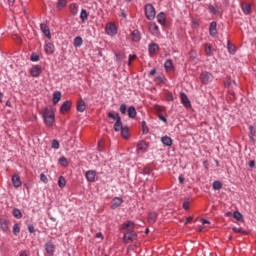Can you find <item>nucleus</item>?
<instances>
[{
	"mask_svg": "<svg viewBox=\"0 0 256 256\" xmlns=\"http://www.w3.org/2000/svg\"><path fill=\"white\" fill-rule=\"evenodd\" d=\"M42 117L47 127H53V123H55V112H53L52 108H45L43 110Z\"/></svg>",
	"mask_w": 256,
	"mask_h": 256,
	"instance_id": "f257e3e1",
	"label": "nucleus"
},
{
	"mask_svg": "<svg viewBox=\"0 0 256 256\" xmlns=\"http://www.w3.org/2000/svg\"><path fill=\"white\" fill-rule=\"evenodd\" d=\"M155 7H153V4H146L145 5V16L148 19V21H153L155 19Z\"/></svg>",
	"mask_w": 256,
	"mask_h": 256,
	"instance_id": "f03ea898",
	"label": "nucleus"
},
{
	"mask_svg": "<svg viewBox=\"0 0 256 256\" xmlns=\"http://www.w3.org/2000/svg\"><path fill=\"white\" fill-rule=\"evenodd\" d=\"M213 79H214L213 74L207 71L202 72L200 75V81L201 83H203V85H208V83H211Z\"/></svg>",
	"mask_w": 256,
	"mask_h": 256,
	"instance_id": "7ed1b4c3",
	"label": "nucleus"
},
{
	"mask_svg": "<svg viewBox=\"0 0 256 256\" xmlns=\"http://www.w3.org/2000/svg\"><path fill=\"white\" fill-rule=\"evenodd\" d=\"M106 35H109V37H115L117 35V26L113 23H107L105 27Z\"/></svg>",
	"mask_w": 256,
	"mask_h": 256,
	"instance_id": "20e7f679",
	"label": "nucleus"
},
{
	"mask_svg": "<svg viewBox=\"0 0 256 256\" xmlns=\"http://www.w3.org/2000/svg\"><path fill=\"white\" fill-rule=\"evenodd\" d=\"M137 239V233L133 232H126L123 236L124 243H131Z\"/></svg>",
	"mask_w": 256,
	"mask_h": 256,
	"instance_id": "39448f33",
	"label": "nucleus"
},
{
	"mask_svg": "<svg viewBox=\"0 0 256 256\" xmlns=\"http://www.w3.org/2000/svg\"><path fill=\"white\" fill-rule=\"evenodd\" d=\"M133 229H135V223L132 221H126L122 224L121 230L124 231V233H131Z\"/></svg>",
	"mask_w": 256,
	"mask_h": 256,
	"instance_id": "423d86ee",
	"label": "nucleus"
},
{
	"mask_svg": "<svg viewBox=\"0 0 256 256\" xmlns=\"http://www.w3.org/2000/svg\"><path fill=\"white\" fill-rule=\"evenodd\" d=\"M9 221L5 218L0 219V229L3 231V233H9Z\"/></svg>",
	"mask_w": 256,
	"mask_h": 256,
	"instance_id": "0eeeda50",
	"label": "nucleus"
},
{
	"mask_svg": "<svg viewBox=\"0 0 256 256\" xmlns=\"http://www.w3.org/2000/svg\"><path fill=\"white\" fill-rule=\"evenodd\" d=\"M180 99H181V103L184 105V107H186V108L191 107V101H189V97H187V94H185L184 92H181Z\"/></svg>",
	"mask_w": 256,
	"mask_h": 256,
	"instance_id": "6e6552de",
	"label": "nucleus"
},
{
	"mask_svg": "<svg viewBox=\"0 0 256 256\" xmlns=\"http://www.w3.org/2000/svg\"><path fill=\"white\" fill-rule=\"evenodd\" d=\"M85 177L87 181H89L90 183H93L95 182V177H97V172L94 170H88L85 174Z\"/></svg>",
	"mask_w": 256,
	"mask_h": 256,
	"instance_id": "1a4fd4ad",
	"label": "nucleus"
},
{
	"mask_svg": "<svg viewBox=\"0 0 256 256\" xmlns=\"http://www.w3.org/2000/svg\"><path fill=\"white\" fill-rule=\"evenodd\" d=\"M30 75L32 77H39L41 75V66L39 65H34L30 69Z\"/></svg>",
	"mask_w": 256,
	"mask_h": 256,
	"instance_id": "9d476101",
	"label": "nucleus"
},
{
	"mask_svg": "<svg viewBox=\"0 0 256 256\" xmlns=\"http://www.w3.org/2000/svg\"><path fill=\"white\" fill-rule=\"evenodd\" d=\"M130 39H131V41H134L135 43L141 41V33L139 32V30H133L130 33Z\"/></svg>",
	"mask_w": 256,
	"mask_h": 256,
	"instance_id": "9b49d317",
	"label": "nucleus"
},
{
	"mask_svg": "<svg viewBox=\"0 0 256 256\" xmlns=\"http://www.w3.org/2000/svg\"><path fill=\"white\" fill-rule=\"evenodd\" d=\"M44 51L47 55H53L55 53V45L53 43L45 44Z\"/></svg>",
	"mask_w": 256,
	"mask_h": 256,
	"instance_id": "f8f14e48",
	"label": "nucleus"
},
{
	"mask_svg": "<svg viewBox=\"0 0 256 256\" xmlns=\"http://www.w3.org/2000/svg\"><path fill=\"white\" fill-rule=\"evenodd\" d=\"M40 29L47 39H51V31L49 30V26H47V24H40Z\"/></svg>",
	"mask_w": 256,
	"mask_h": 256,
	"instance_id": "ddd939ff",
	"label": "nucleus"
},
{
	"mask_svg": "<svg viewBox=\"0 0 256 256\" xmlns=\"http://www.w3.org/2000/svg\"><path fill=\"white\" fill-rule=\"evenodd\" d=\"M149 148V145H147V142L145 141H139L137 144V151H141L142 153H145L147 149Z\"/></svg>",
	"mask_w": 256,
	"mask_h": 256,
	"instance_id": "4468645a",
	"label": "nucleus"
},
{
	"mask_svg": "<svg viewBox=\"0 0 256 256\" xmlns=\"http://www.w3.org/2000/svg\"><path fill=\"white\" fill-rule=\"evenodd\" d=\"M149 55L153 56L159 51V45L157 43H152L148 46Z\"/></svg>",
	"mask_w": 256,
	"mask_h": 256,
	"instance_id": "2eb2a0df",
	"label": "nucleus"
},
{
	"mask_svg": "<svg viewBox=\"0 0 256 256\" xmlns=\"http://www.w3.org/2000/svg\"><path fill=\"white\" fill-rule=\"evenodd\" d=\"M45 250L48 253V255H54V253H55V245H53V243H51V242H47L45 244Z\"/></svg>",
	"mask_w": 256,
	"mask_h": 256,
	"instance_id": "dca6fc26",
	"label": "nucleus"
},
{
	"mask_svg": "<svg viewBox=\"0 0 256 256\" xmlns=\"http://www.w3.org/2000/svg\"><path fill=\"white\" fill-rule=\"evenodd\" d=\"M69 109H71V101H65L60 107V113L64 115V113H67Z\"/></svg>",
	"mask_w": 256,
	"mask_h": 256,
	"instance_id": "f3484780",
	"label": "nucleus"
},
{
	"mask_svg": "<svg viewBox=\"0 0 256 256\" xmlns=\"http://www.w3.org/2000/svg\"><path fill=\"white\" fill-rule=\"evenodd\" d=\"M123 203V198L116 197L111 202V209H117Z\"/></svg>",
	"mask_w": 256,
	"mask_h": 256,
	"instance_id": "a211bd4d",
	"label": "nucleus"
},
{
	"mask_svg": "<svg viewBox=\"0 0 256 256\" xmlns=\"http://www.w3.org/2000/svg\"><path fill=\"white\" fill-rule=\"evenodd\" d=\"M123 129V122L121 121V116L117 114V121L114 124V131H120Z\"/></svg>",
	"mask_w": 256,
	"mask_h": 256,
	"instance_id": "6ab92c4d",
	"label": "nucleus"
},
{
	"mask_svg": "<svg viewBox=\"0 0 256 256\" xmlns=\"http://www.w3.org/2000/svg\"><path fill=\"white\" fill-rule=\"evenodd\" d=\"M209 33L211 37H215V35H217V22L210 23Z\"/></svg>",
	"mask_w": 256,
	"mask_h": 256,
	"instance_id": "aec40b11",
	"label": "nucleus"
},
{
	"mask_svg": "<svg viewBox=\"0 0 256 256\" xmlns=\"http://www.w3.org/2000/svg\"><path fill=\"white\" fill-rule=\"evenodd\" d=\"M241 9L245 15H250L251 14V4L249 3H242L241 4Z\"/></svg>",
	"mask_w": 256,
	"mask_h": 256,
	"instance_id": "412c9836",
	"label": "nucleus"
},
{
	"mask_svg": "<svg viewBox=\"0 0 256 256\" xmlns=\"http://www.w3.org/2000/svg\"><path fill=\"white\" fill-rule=\"evenodd\" d=\"M205 53L208 57H212V55L215 53V48H213L211 44H205Z\"/></svg>",
	"mask_w": 256,
	"mask_h": 256,
	"instance_id": "4be33fe9",
	"label": "nucleus"
},
{
	"mask_svg": "<svg viewBox=\"0 0 256 256\" xmlns=\"http://www.w3.org/2000/svg\"><path fill=\"white\" fill-rule=\"evenodd\" d=\"M161 142L163 143V145H165L166 147H171V145H173V139H171V137L169 136H164L161 138Z\"/></svg>",
	"mask_w": 256,
	"mask_h": 256,
	"instance_id": "5701e85b",
	"label": "nucleus"
},
{
	"mask_svg": "<svg viewBox=\"0 0 256 256\" xmlns=\"http://www.w3.org/2000/svg\"><path fill=\"white\" fill-rule=\"evenodd\" d=\"M156 19L160 25H165L166 24V16L163 12H160L157 16Z\"/></svg>",
	"mask_w": 256,
	"mask_h": 256,
	"instance_id": "b1692460",
	"label": "nucleus"
},
{
	"mask_svg": "<svg viewBox=\"0 0 256 256\" xmlns=\"http://www.w3.org/2000/svg\"><path fill=\"white\" fill-rule=\"evenodd\" d=\"M12 183L14 187H21V178L19 177V175L14 174L12 176Z\"/></svg>",
	"mask_w": 256,
	"mask_h": 256,
	"instance_id": "393cba45",
	"label": "nucleus"
},
{
	"mask_svg": "<svg viewBox=\"0 0 256 256\" xmlns=\"http://www.w3.org/2000/svg\"><path fill=\"white\" fill-rule=\"evenodd\" d=\"M128 117L130 119H135V117H137V110L135 109L134 106H130L128 108Z\"/></svg>",
	"mask_w": 256,
	"mask_h": 256,
	"instance_id": "a878e982",
	"label": "nucleus"
},
{
	"mask_svg": "<svg viewBox=\"0 0 256 256\" xmlns=\"http://www.w3.org/2000/svg\"><path fill=\"white\" fill-rule=\"evenodd\" d=\"M149 29L152 35H157L159 33V26L155 22L150 23Z\"/></svg>",
	"mask_w": 256,
	"mask_h": 256,
	"instance_id": "bb28decb",
	"label": "nucleus"
},
{
	"mask_svg": "<svg viewBox=\"0 0 256 256\" xmlns=\"http://www.w3.org/2000/svg\"><path fill=\"white\" fill-rule=\"evenodd\" d=\"M53 104L57 105V103H59V101H61V92L57 91L53 93Z\"/></svg>",
	"mask_w": 256,
	"mask_h": 256,
	"instance_id": "cd10ccee",
	"label": "nucleus"
},
{
	"mask_svg": "<svg viewBox=\"0 0 256 256\" xmlns=\"http://www.w3.org/2000/svg\"><path fill=\"white\" fill-rule=\"evenodd\" d=\"M80 19H81L82 23H85V21H87V19H89V13H87V10H85V9L81 10Z\"/></svg>",
	"mask_w": 256,
	"mask_h": 256,
	"instance_id": "c85d7f7f",
	"label": "nucleus"
},
{
	"mask_svg": "<svg viewBox=\"0 0 256 256\" xmlns=\"http://www.w3.org/2000/svg\"><path fill=\"white\" fill-rule=\"evenodd\" d=\"M164 68L166 71H173V61L170 59L166 60L164 63Z\"/></svg>",
	"mask_w": 256,
	"mask_h": 256,
	"instance_id": "c756f323",
	"label": "nucleus"
},
{
	"mask_svg": "<svg viewBox=\"0 0 256 256\" xmlns=\"http://www.w3.org/2000/svg\"><path fill=\"white\" fill-rule=\"evenodd\" d=\"M77 111H79V113H83V111H85V101H83V99L79 100L77 104Z\"/></svg>",
	"mask_w": 256,
	"mask_h": 256,
	"instance_id": "7c9ffc66",
	"label": "nucleus"
},
{
	"mask_svg": "<svg viewBox=\"0 0 256 256\" xmlns=\"http://www.w3.org/2000/svg\"><path fill=\"white\" fill-rule=\"evenodd\" d=\"M149 223H155L157 221V214L155 212H151L148 214Z\"/></svg>",
	"mask_w": 256,
	"mask_h": 256,
	"instance_id": "2f4dec72",
	"label": "nucleus"
},
{
	"mask_svg": "<svg viewBox=\"0 0 256 256\" xmlns=\"http://www.w3.org/2000/svg\"><path fill=\"white\" fill-rule=\"evenodd\" d=\"M83 45V38L81 36L74 38V47H81Z\"/></svg>",
	"mask_w": 256,
	"mask_h": 256,
	"instance_id": "473e14b6",
	"label": "nucleus"
},
{
	"mask_svg": "<svg viewBox=\"0 0 256 256\" xmlns=\"http://www.w3.org/2000/svg\"><path fill=\"white\" fill-rule=\"evenodd\" d=\"M12 213L16 219H21L23 217L21 210H19L17 208H14Z\"/></svg>",
	"mask_w": 256,
	"mask_h": 256,
	"instance_id": "72a5a7b5",
	"label": "nucleus"
},
{
	"mask_svg": "<svg viewBox=\"0 0 256 256\" xmlns=\"http://www.w3.org/2000/svg\"><path fill=\"white\" fill-rule=\"evenodd\" d=\"M121 135L124 139H129V129L128 128H122Z\"/></svg>",
	"mask_w": 256,
	"mask_h": 256,
	"instance_id": "f704fd0d",
	"label": "nucleus"
},
{
	"mask_svg": "<svg viewBox=\"0 0 256 256\" xmlns=\"http://www.w3.org/2000/svg\"><path fill=\"white\" fill-rule=\"evenodd\" d=\"M70 11L73 15H77V12L79 11V7L77 6V4H71Z\"/></svg>",
	"mask_w": 256,
	"mask_h": 256,
	"instance_id": "c9c22d12",
	"label": "nucleus"
},
{
	"mask_svg": "<svg viewBox=\"0 0 256 256\" xmlns=\"http://www.w3.org/2000/svg\"><path fill=\"white\" fill-rule=\"evenodd\" d=\"M66 183H67V182L65 181V177L60 176L59 179H58V185H59V187H61V188L65 187Z\"/></svg>",
	"mask_w": 256,
	"mask_h": 256,
	"instance_id": "e433bc0d",
	"label": "nucleus"
},
{
	"mask_svg": "<svg viewBox=\"0 0 256 256\" xmlns=\"http://www.w3.org/2000/svg\"><path fill=\"white\" fill-rule=\"evenodd\" d=\"M141 127H142V131H143L144 134L149 133V127H147V122L142 121L141 122Z\"/></svg>",
	"mask_w": 256,
	"mask_h": 256,
	"instance_id": "4c0bfd02",
	"label": "nucleus"
},
{
	"mask_svg": "<svg viewBox=\"0 0 256 256\" xmlns=\"http://www.w3.org/2000/svg\"><path fill=\"white\" fill-rule=\"evenodd\" d=\"M19 233H21V228L19 227V224H14L13 234L17 236V235H19Z\"/></svg>",
	"mask_w": 256,
	"mask_h": 256,
	"instance_id": "58836bf2",
	"label": "nucleus"
},
{
	"mask_svg": "<svg viewBox=\"0 0 256 256\" xmlns=\"http://www.w3.org/2000/svg\"><path fill=\"white\" fill-rule=\"evenodd\" d=\"M234 219L237 221H242L243 220V214H241L239 211L234 212Z\"/></svg>",
	"mask_w": 256,
	"mask_h": 256,
	"instance_id": "ea45409f",
	"label": "nucleus"
},
{
	"mask_svg": "<svg viewBox=\"0 0 256 256\" xmlns=\"http://www.w3.org/2000/svg\"><path fill=\"white\" fill-rule=\"evenodd\" d=\"M221 187H222L221 182L215 181V182L213 183V189H214V191H219V189H221Z\"/></svg>",
	"mask_w": 256,
	"mask_h": 256,
	"instance_id": "a19ab883",
	"label": "nucleus"
},
{
	"mask_svg": "<svg viewBox=\"0 0 256 256\" xmlns=\"http://www.w3.org/2000/svg\"><path fill=\"white\" fill-rule=\"evenodd\" d=\"M189 205H191V201L189 199H186L184 202H183V209H185L186 211L189 209Z\"/></svg>",
	"mask_w": 256,
	"mask_h": 256,
	"instance_id": "79ce46f5",
	"label": "nucleus"
},
{
	"mask_svg": "<svg viewBox=\"0 0 256 256\" xmlns=\"http://www.w3.org/2000/svg\"><path fill=\"white\" fill-rule=\"evenodd\" d=\"M120 113H122V115H125L126 113H127V105H125V104H122L121 106H120Z\"/></svg>",
	"mask_w": 256,
	"mask_h": 256,
	"instance_id": "37998d69",
	"label": "nucleus"
},
{
	"mask_svg": "<svg viewBox=\"0 0 256 256\" xmlns=\"http://www.w3.org/2000/svg\"><path fill=\"white\" fill-rule=\"evenodd\" d=\"M117 114L118 113H114V112H109L108 113V117H109V119H113V121H117Z\"/></svg>",
	"mask_w": 256,
	"mask_h": 256,
	"instance_id": "c03bdc74",
	"label": "nucleus"
},
{
	"mask_svg": "<svg viewBox=\"0 0 256 256\" xmlns=\"http://www.w3.org/2000/svg\"><path fill=\"white\" fill-rule=\"evenodd\" d=\"M58 8L61 9L63 7H65V5H67V1L66 0H60L58 1Z\"/></svg>",
	"mask_w": 256,
	"mask_h": 256,
	"instance_id": "a18cd8bd",
	"label": "nucleus"
},
{
	"mask_svg": "<svg viewBox=\"0 0 256 256\" xmlns=\"http://www.w3.org/2000/svg\"><path fill=\"white\" fill-rule=\"evenodd\" d=\"M40 180L42 183H48L49 179H47V176L45 174H40Z\"/></svg>",
	"mask_w": 256,
	"mask_h": 256,
	"instance_id": "49530a36",
	"label": "nucleus"
},
{
	"mask_svg": "<svg viewBox=\"0 0 256 256\" xmlns=\"http://www.w3.org/2000/svg\"><path fill=\"white\" fill-rule=\"evenodd\" d=\"M208 10L210 13H212V15H217V9H215L214 6L210 5Z\"/></svg>",
	"mask_w": 256,
	"mask_h": 256,
	"instance_id": "de8ad7c7",
	"label": "nucleus"
},
{
	"mask_svg": "<svg viewBox=\"0 0 256 256\" xmlns=\"http://www.w3.org/2000/svg\"><path fill=\"white\" fill-rule=\"evenodd\" d=\"M173 94L171 92L166 93V101H173Z\"/></svg>",
	"mask_w": 256,
	"mask_h": 256,
	"instance_id": "09e8293b",
	"label": "nucleus"
},
{
	"mask_svg": "<svg viewBox=\"0 0 256 256\" xmlns=\"http://www.w3.org/2000/svg\"><path fill=\"white\" fill-rule=\"evenodd\" d=\"M52 149H59V141L57 140L52 141Z\"/></svg>",
	"mask_w": 256,
	"mask_h": 256,
	"instance_id": "8fccbe9b",
	"label": "nucleus"
},
{
	"mask_svg": "<svg viewBox=\"0 0 256 256\" xmlns=\"http://www.w3.org/2000/svg\"><path fill=\"white\" fill-rule=\"evenodd\" d=\"M59 163H60V165H67V158H65V157H61L60 159H59Z\"/></svg>",
	"mask_w": 256,
	"mask_h": 256,
	"instance_id": "3c124183",
	"label": "nucleus"
},
{
	"mask_svg": "<svg viewBox=\"0 0 256 256\" xmlns=\"http://www.w3.org/2000/svg\"><path fill=\"white\" fill-rule=\"evenodd\" d=\"M228 51L229 53L235 54V46L228 44Z\"/></svg>",
	"mask_w": 256,
	"mask_h": 256,
	"instance_id": "603ef678",
	"label": "nucleus"
},
{
	"mask_svg": "<svg viewBox=\"0 0 256 256\" xmlns=\"http://www.w3.org/2000/svg\"><path fill=\"white\" fill-rule=\"evenodd\" d=\"M31 61H33V62L39 61V55H37V54H32V55H31Z\"/></svg>",
	"mask_w": 256,
	"mask_h": 256,
	"instance_id": "864d4df0",
	"label": "nucleus"
},
{
	"mask_svg": "<svg viewBox=\"0 0 256 256\" xmlns=\"http://www.w3.org/2000/svg\"><path fill=\"white\" fill-rule=\"evenodd\" d=\"M135 59H137V55H130L128 65H131V61H135Z\"/></svg>",
	"mask_w": 256,
	"mask_h": 256,
	"instance_id": "5fc2aeb1",
	"label": "nucleus"
},
{
	"mask_svg": "<svg viewBox=\"0 0 256 256\" xmlns=\"http://www.w3.org/2000/svg\"><path fill=\"white\" fill-rule=\"evenodd\" d=\"M28 231H29V233H35V226H33V224H30L28 226Z\"/></svg>",
	"mask_w": 256,
	"mask_h": 256,
	"instance_id": "6e6d98bb",
	"label": "nucleus"
},
{
	"mask_svg": "<svg viewBox=\"0 0 256 256\" xmlns=\"http://www.w3.org/2000/svg\"><path fill=\"white\" fill-rule=\"evenodd\" d=\"M232 231H234V233H243V230L241 228H237V227H233Z\"/></svg>",
	"mask_w": 256,
	"mask_h": 256,
	"instance_id": "4d7b16f0",
	"label": "nucleus"
},
{
	"mask_svg": "<svg viewBox=\"0 0 256 256\" xmlns=\"http://www.w3.org/2000/svg\"><path fill=\"white\" fill-rule=\"evenodd\" d=\"M178 181L181 185H183V183H185V177H183L182 175L179 176Z\"/></svg>",
	"mask_w": 256,
	"mask_h": 256,
	"instance_id": "13d9d810",
	"label": "nucleus"
},
{
	"mask_svg": "<svg viewBox=\"0 0 256 256\" xmlns=\"http://www.w3.org/2000/svg\"><path fill=\"white\" fill-rule=\"evenodd\" d=\"M159 119L160 121H163V123H167V118H165V116H163L162 114L159 115Z\"/></svg>",
	"mask_w": 256,
	"mask_h": 256,
	"instance_id": "bf43d9fd",
	"label": "nucleus"
},
{
	"mask_svg": "<svg viewBox=\"0 0 256 256\" xmlns=\"http://www.w3.org/2000/svg\"><path fill=\"white\" fill-rule=\"evenodd\" d=\"M202 225H209V220L207 219H201Z\"/></svg>",
	"mask_w": 256,
	"mask_h": 256,
	"instance_id": "052dcab7",
	"label": "nucleus"
},
{
	"mask_svg": "<svg viewBox=\"0 0 256 256\" xmlns=\"http://www.w3.org/2000/svg\"><path fill=\"white\" fill-rule=\"evenodd\" d=\"M155 73H157V70H156V69H152V70L149 72L150 77H153V75H155Z\"/></svg>",
	"mask_w": 256,
	"mask_h": 256,
	"instance_id": "680f3d73",
	"label": "nucleus"
},
{
	"mask_svg": "<svg viewBox=\"0 0 256 256\" xmlns=\"http://www.w3.org/2000/svg\"><path fill=\"white\" fill-rule=\"evenodd\" d=\"M193 221V217H188L187 219H186V222H185V225H187V223H191Z\"/></svg>",
	"mask_w": 256,
	"mask_h": 256,
	"instance_id": "e2e57ef3",
	"label": "nucleus"
},
{
	"mask_svg": "<svg viewBox=\"0 0 256 256\" xmlns=\"http://www.w3.org/2000/svg\"><path fill=\"white\" fill-rule=\"evenodd\" d=\"M249 167H251L252 169L253 167H255V160L249 162Z\"/></svg>",
	"mask_w": 256,
	"mask_h": 256,
	"instance_id": "0e129e2a",
	"label": "nucleus"
},
{
	"mask_svg": "<svg viewBox=\"0 0 256 256\" xmlns=\"http://www.w3.org/2000/svg\"><path fill=\"white\" fill-rule=\"evenodd\" d=\"M98 149H99V151H101V149H103V142H99L98 143Z\"/></svg>",
	"mask_w": 256,
	"mask_h": 256,
	"instance_id": "69168bd1",
	"label": "nucleus"
},
{
	"mask_svg": "<svg viewBox=\"0 0 256 256\" xmlns=\"http://www.w3.org/2000/svg\"><path fill=\"white\" fill-rule=\"evenodd\" d=\"M116 57H117V59L120 61L121 59H123V55H121V54H118V53H116Z\"/></svg>",
	"mask_w": 256,
	"mask_h": 256,
	"instance_id": "338daca9",
	"label": "nucleus"
},
{
	"mask_svg": "<svg viewBox=\"0 0 256 256\" xmlns=\"http://www.w3.org/2000/svg\"><path fill=\"white\" fill-rule=\"evenodd\" d=\"M20 256H27V252H25V251H20Z\"/></svg>",
	"mask_w": 256,
	"mask_h": 256,
	"instance_id": "774afa93",
	"label": "nucleus"
}]
</instances>
